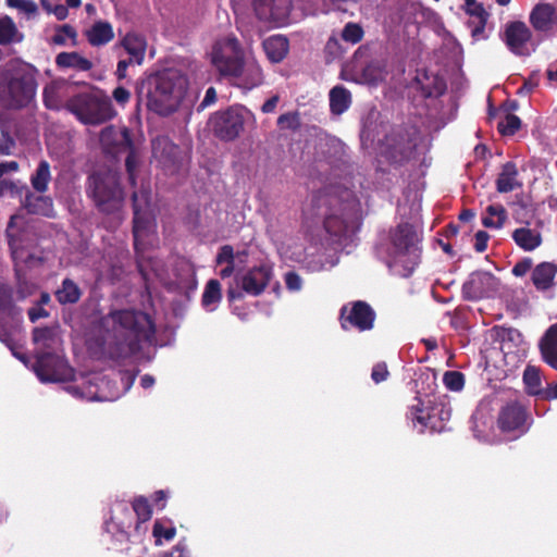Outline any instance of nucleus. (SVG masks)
Returning a JSON list of instances; mask_svg holds the SVG:
<instances>
[{
	"instance_id": "49530a36",
	"label": "nucleus",
	"mask_w": 557,
	"mask_h": 557,
	"mask_svg": "<svg viewBox=\"0 0 557 557\" xmlns=\"http://www.w3.org/2000/svg\"><path fill=\"white\" fill-rule=\"evenodd\" d=\"M81 295L79 287L70 278L63 280L61 287L55 293L58 301L62 305L77 302Z\"/></svg>"
},
{
	"instance_id": "338daca9",
	"label": "nucleus",
	"mask_w": 557,
	"mask_h": 557,
	"mask_svg": "<svg viewBox=\"0 0 557 557\" xmlns=\"http://www.w3.org/2000/svg\"><path fill=\"white\" fill-rule=\"evenodd\" d=\"M162 557H191L190 552L184 541H180L170 552Z\"/></svg>"
},
{
	"instance_id": "13d9d810",
	"label": "nucleus",
	"mask_w": 557,
	"mask_h": 557,
	"mask_svg": "<svg viewBox=\"0 0 557 557\" xmlns=\"http://www.w3.org/2000/svg\"><path fill=\"white\" fill-rule=\"evenodd\" d=\"M467 11L478 18L479 25L472 30L473 36H476V34L482 32L485 26L487 13L482 5L476 4L475 2H467Z\"/></svg>"
},
{
	"instance_id": "f3484780",
	"label": "nucleus",
	"mask_w": 557,
	"mask_h": 557,
	"mask_svg": "<svg viewBox=\"0 0 557 557\" xmlns=\"http://www.w3.org/2000/svg\"><path fill=\"white\" fill-rule=\"evenodd\" d=\"M134 523L131 503L126 500H116L110 508V516L104 521V528L108 533L116 536L119 541L125 542L128 537V530Z\"/></svg>"
},
{
	"instance_id": "ddd939ff",
	"label": "nucleus",
	"mask_w": 557,
	"mask_h": 557,
	"mask_svg": "<svg viewBox=\"0 0 557 557\" xmlns=\"http://www.w3.org/2000/svg\"><path fill=\"white\" fill-rule=\"evenodd\" d=\"M34 372L42 383L64 382L74 375L73 369L59 352H38L34 364Z\"/></svg>"
},
{
	"instance_id": "052dcab7",
	"label": "nucleus",
	"mask_w": 557,
	"mask_h": 557,
	"mask_svg": "<svg viewBox=\"0 0 557 557\" xmlns=\"http://www.w3.org/2000/svg\"><path fill=\"white\" fill-rule=\"evenodd\" d=\"M133 510V517H137L140 521H146L151 516V509L148 502L145 498H137L131 504Z\"/></svg>"
},
{
	"instance_id": "dca6fc26",
	"label": "nucleus",
	"mask_w": 557,
	"mask_h": 557,
	"mask_svg": "<svg viewBox=\"0 0 557 557\" xmlns=\"http://www.w3.org/2000/svg\"><path fill=\"white\" fill-rule=\"evenodd\" d=\"M503 39L507 48L516 55H530L536 49L531 30L525 23L520 21L506 24Z\"/></svg>"
},
{
	"instance_id": "774afa93",
	"label": "nucleus",
	"mask_w": 557,
	"mask_h": 557,
	"mask_svg": "<svg viewBox=\"0 0 557 557\" xmlns=\"http://www.w3.org/2000/svg\"><path fill=\"white\" fill-rule=\"evenodd\" d=\"M112 97L117 104L125 106L131 99V92L125 87L119 86L113 90Z\"/></svg>"
},
{
	"instance_id": "72a5a7b5",
	"label": "nucleus",
	"mask_w": 557,
	"mask_h": 557,
	"mask_svg": "<svg viewBox=\"0 0 557 557\" xmlns=\"http://www.w3.org/2000/svg\"><path fill=\"white\" fill-rule=\"evenodd\" d=\"M417 82L424 97H438L446 90L445 81L435 74H419Z\"/></svg>"
},
{
	"instance_id": "a211bd4d",
	"label": "nucleus",
	"mask_w": 557,
	"mask_h": 557,
	"mask_svg": "<svg viewBox=\"0 0 557 557\" xmlns=\"http://www.w3.org/2000/svg\"><path fill=\"white\" fill-rule=\"evenodd\" d=\"M374 319V311L364 301L348 304L341 309V324L344 330L369 331L373 327Z\"/></svg>"
},
{
	"instance_id": "bf43d9fd",
	"label": "nucleus",
	"mask_w": 557,
	"mask_h": 557,
	"mask_svg": "<svg viewBox=\"0 0 557 557\" xmlns=\"http://www.w3.org/2000/svg\"><path fill=\"white\" fill-rule=\"evenodd\" d=\"M383 79V72L376 62L369 63L362 71L361 82L367 84H376Z\"/></svg>"
},
{
	"instance_id": "603ef678",
	"label": "nucleus",
	"mask_w": 557,
	"mask_h": 557,
	"mask_svg": "<svg viewBox=\"0 0 557 557\" xmlns=\"http://www.w3.org/2000/svg\"><path fill=\"white\" fill-rule=\"evenodd\" d=\"M77 33L71 25L64 24L62 26H59L55 30V34L52 37L53 44L58 46H63L67 42L69 39L73 41V45H75Z\"/></svg>"
},
{
	"instance_id": "c9c22d12",
	"label": "nucleus",
	"mask_w": 557,
	"mask_h": 557,
	"mask_svg": "<svg viewBox=\"0 0 557 557\" xmlns=\"http://www.w3.org/2000/svg\"><path fill=\"white\" fill-rule=\"evenodd\" d=\"M512 238L517 246L525 251L536 249L542 243L541 233L537 230L520 227L513 231Z\"/></svg>"
},
{
	"instance_id": "9d476101",
	"label": "nucleus",
	"mask_w": 557,
	"mask_h": 557,
	"mask_svg": "<svg viewBox=\"0 0 557 557\" xmlns=\"http://www.w3.org/2000/svg\"><path fill=\"white\" fill-rule=\"evenodd\" d=\"M34 76L22 66L0 69V102L7 108H23L35 97Z\"/></svg>"
},
{
	"instance_id": "5fc2aeb1",
	"label": "nucleus",
	"mask_w": 557,
	"mask_h": 557,
	"mask_svg": "<svg viewBox=\"0 0 557 557\" xmlns=\"http://www.w3.org/2000/svg\"><path fill=\"white\" fill-rule=\"evenodd\" d=\"M40 4L47 13L53 14L59 21L65 20L69 15L67 8L59 3V0H40Z\"/></svg>"
},
{
	"instance_id": "c03bdc74",
	"label": "nucleus",
	"mask_w": 557,
	"mask_h": 557,
	"mask_svg": "<svg viewBox=\"0 0 557 557\" xmlns=\"http://www.w3.org/2000/svg\"><path fill=\"white\" fill-rule=\"evenodd\" d=\"M51 181L50 164L46 160H41L30 176L32 187L39 194H44L48 190L49 183Z\"/></svg>"
},
{
	"instance_id": "0e129e2a",
	"label": "nucleus",
	"mask_w": 557,
	"mask_h": 557,
	"mask_svg": "<svg viewBox=\"0 0 557 557\" xmlns=\"http://www.w3.org/2000/svg\"><path fill=\"white\" fill-rule=\"evenodd\" d=\"M284 282L289 292H299L302 287V278L294 271L285 273Z\"/></svg>"
},
{
	"instance_id": "f704fd0d",
	"label": "nucleus",
	"mask_w": 557,
	"mask_h": 557,
	"mask_svg": "<svg viewBox=\"0 0 557 557\" xmlns=\"http://www.w3.org/2000/svg\"><path fill=\"white\" fill-rule=\"evenodd\" d=\"M520 186L516 164L512 162L505 163L496 181L497 190L499 193H510Z\"/></svg>"
},
{
	"instance_id": "7ed1b4c3",
	"label": "nucleus",
	"mask_w": 557,
	"mask_h": 557,
	"mask_svg": "<svg viewBox=\"0 0 557 557\" xmlns=\"http://www.w3.org/2000/svg\"><path fill=\"white\" fill-rule=\"evenodd\" d=\"M421 237L408 222L398 223L380 238L376 255L396 275L408 277L421 258Z\"/></svg>"
},
{
	"instance_id": "2eb2a0df",
	"label": "nucleus",
	"mask_w": 557,
	"mask_h": 557,
	"mask_svg": "<svg viewBox=\"0 0 557 557\" xmlns=\"http://www.w3.org/2000/svg\"><path fill=\"white\" fill-rule=\"evenodd\" d=\"M500 281L486 271H475L469 275L462 285V296L467 300L476 301L494 298L499 295Z\"/></svg>"
},
{
	"instance_id": "a18cd8bd",
	"label": "nucleus",
	"mask_w": 557,
	"mask_h": 557,
	"mask_svg": "<svg viewBox=\"0 0 557 557\" xmlns=\"http://www.w3.org/2000/svg\"><path fill=\"white\" fill-rule=\"evenodd\" d=\"M507 219V212L502 205H491L486 208L482 216V223L488 228L503 227Z\"/></svg>"
},
{
	"instance_id": "6e6552de",
	"label": "nucleus",
	"mask_w": 557,
	"mask_h": 557,
	"mask_svg": "<svg viewBox=\"0 0 557 557\" xmlns=\"http://www.w3.org/2000/svg\"><path fill=\"white\" fill-rule=\"evenodd\" d=\"M133 209H134V245L137 253V263L139 271L144 276H147V268L150 260H146L144 248L154 235V218L150 205V189L149 186L141 185L138 191L133 193Z\"/></svg>"
},
{
	"instance_id": "9b49d317",
	"label": "nucleus",
	"mask_w": 557,
	"mask_h": 557,
	"mask_svg": "<svg viewBox=\"0 0 557 557\" xmlns=\"http://www.w3.org/2000/svg\"><path fill=\"white\" fill-rule=\"evenodd\" d=\"M22 223V216L13 215L7 228L9 246L18 280H21L24 269L35 268L44 260L41 250L35 245L34 234L26 228H20Z\"/></svg>"
},
{
	"instance_id": "cd10ccee",
	"label": "nucleus",
	"mask_w": 557,
	"mask_h": 557,
	"mask_svg": "<svg viewBox=\"0 0 557 557\" xmlns=\"http://www.w3.org/2000/svg\"><path fill=\"white\" fill-rule=\"evenodd\" d=\"M414 401L416 403L409 407L407 419L417 432L424 433L426 432V418H429L428 410H430L432 400L416 397Z\"/></svg>"
},
{
	"instance_id": "680f3d73",
	"label": "nucleus",
	"mask_w": 557,
	"mask_h": 557,
	"mask_svg": "<svg viewBox=\"0 0 557 557\" xmlns=\"http://www.w3.org/2000/svg\"><path fill=\"white\" fill-rule=\"evenodd\" d=\"M23 190H26V185L21 182L0 180V197L7 193L12 196H22Z\"/></svg>"
},
{
	"instance_id": "f257e3e1",
	"label": "nucleus",
	"mask_w": 557,
	"mask_h": 557,
	"mask_svg": "<svg viewBox=\"0 0 557 557\" xmlns=\"http://www.w3.org/2000/svg\"><path fill=\"white\" fill-rule=\"evenodd\" d=\"M98 333L103 348L127 357L136 354L141 343L153 342L154 324L145 312L119 310L101 319Z\"/></svg>"
},
{
	"instance_id": "bb28decb",
	"label": "nucleus",
	"mask_w": 557,
	"mask_h": 557,
	"mask_svg": "<svg viewBox=\"0 0 557 557\" xmlns=\"http://www.w3.org/2000/svg\"><path fill=\"white\" fill-rule=\"evenodd\" d=\"M428 414L429 418H426V431L443 432L445 430L446 422L450 419L451 408L444 401L434 403L432 400L430 410H428Z\"/></svg>"
},
{
	"instance_id": "58836bf2",
	"label": "nucleus",
	"mask_w": 557,
	"mask_h": 557,
	"mask_svg": "<svg viewBox=\"0 0 557 557\" xmlns=\"http://www.w3.org/2000/svg\"><path fill=\"white\" fill-rule=\"evenodd\" d=\"M122 46L131 55V61L138 64L143 62L146 52V40L143 36L135 33L127 34L122 40Z\"/></svg>"
},
{
	"instance_id": "5701e85b",
	"label": "nucleus",
	"mask_w": 557,
	"mask_h": 557,
	"mask_svg": "<svg viewBox=\"0 0 557 557\" xmlns=\"http://www.w3.org/2000/svg\"><path fill=\"white\" fill-rule=\"evenodd\" d=\"M181 149L166 136H159L152 141V156L164 168L176 165Z\"/></svg>"
},
{
	"instance_id": "8fccbe9b",
	"label": "nucleus",
	"mask_w": 557,
	"mask_h": 557,
	"mask_svg": "<svg viewBox=\"0 0 557 557\" xmlns=\"http://www.w3.org/2000/svg\"><path fill=\"white\" fill-rule=\"evenodd\" d=\"M9 8L16 9L21 14H24L28 20L34 18L38 13V5L33 0H5Z\"/></svg>"
},
{
	"instance_id": "4d7b16f0",
	"label": "nucleus",
	"mask_w": 557,
	"mask_h": 557,
	"mask_svg": "<svg viewBox=\"0 0 557 557\" xmlns=\"http://www.w3.org/2000/svg\"><path fill=\"white\" fill-rule=\"evenodd\" d=\"M443 383L447 389L453 392H459L465 385V376L458 371H447L444 374Z\"/></svg>"
},
{
	"instance_id": "69168bd1",
	"label": "nucleus",
	"mask_w": 557,
	"mask_h": 557,
	"mask_svg": "<svg viewBox=\"0 0 557 557\" xmlns=\"http://www.w3.org/2000/svg\"><path fill=\"white\" fill-rule=\"evenodd\" d=\"M128 149H129V152L126 157L125 165H126V170H127V173L129 176V182L132 185H135V169H136V164H137V157L132 147Z\"/></svg>"
},
{
	"instance_id": "a19ab883",
	"label": "nucleus",
	"mask_w": 557,
	"mask_h": 557,
	"mask_svg": "<svg viewBox=\"0 0 557 557\" xmlns=\"http://www.w3.org/2000/svg\"><path fill=\"white\" fill-rule=\"evenodd\" d=\"M55 63L60 67H71L77 71H89L92 67L91 61L78 52H61L57 55Z\"/></svg>"
},
{
	"instance_id": "473e14b6",
	"label": "nucleus",
	"mask_w": 557,
	"mask_h": 557,
	"mask_svg": "<svg viewBox=\"0 0 557 557\" xmlns=\"http://www.w3.org/2000/svg\"><path fill=\"white\" fill-rule=\"evenodd\" d=\"M86 37L94 47L104 46L114 38L113 27L109 22L98 21L86 30Z\"/></svg>"
},
{
	"instance_id": "3c124183",
	"label": "nucleus",
	"mask_w": 557,
	"mask_h": 557,
	"mask_svg": "<svg viewBox=\"0 0 557 557\" xmlns=\"http://www.w3.org/2000/svg\"><path fill=\"white\" fill-rule=\"evenodd\" d=\"M300 125V114L297 111L281 114L277 119V126L283 131H297Z\"/></svg>"
},
{
	"instance_id": "ea45409f",
	"label": "nucleus",
	"mask_w": 557,
	"mask_h": 557,
	"mask_svg": "<svg viewBox=\"0 0 557 557\" xmlns=\"http://www.w3.org/2000/svg\"><path fill=\"white\" fill-rule=\"evenodd\" d=\"M556 273L553 263L543 262L533 270L532 281L539 289H547L553 285Z\"/></svg>"
},
{
	"instance_id": "4c0bfd02",
	"label": "nucleus",
	"mask_w": 557,
	"mask_h": 557,
	"mask_svg": "<svg viewBox=\"0 0 557 557\" xmlns=\"http://www.w3.org/2000/svg\"><path fill=\"white\" fill-rule=\"evenodd\" d=\"M24 35L18 30L15 22L8 15L0 16V45L18 44Z\"/></svg>"
},
{
	"instance_id": "c756f323",
	"label": "nucleus",
	"mask_w": 557,
	"mask_h": 557,
	"mask_svg": "<svg viewBox=\"0 0 557 557\" xmlns=\"http://www.w3.org/2000/svg\"><path fill=\"white\" fill-rule=\"evenodd\" d=\"M263 50L272 63H280L288 53L289 44L285 36L273 35L263 41Z\"/></svg>"
},
{
	"instance_id": "b1692460",
	"label": "nucleus",
	"mask_w": 557,
	"mask_h": 557,
	"mask_svg": "<svg viewBox=\"0 0 557 557\" xmlns=\"http://www.w3.org/2000/svg\"><path fill=\"white\" fill-rule=\"evenodd\" d=\"M100 143L104 148L114 151H121L123 148H131L132 146L129 131L126 127L117 128L113 125L101 131Z\"/></svg>"
},
{
	"instance_id": "423d86ee",
	"label": "nucleus",
	"mask_w": 557,
	"mask_h": 557,
	"mask_svg": "<svg viewBox=\"0 0 557 557\" xmlns=\"http://www.w3.org/2000/svg\"><path fill=\"white\" fill-rule=\"evenodd\" d=\"M383 138H377L375 144L374 129L371 125H364L360 138L362 145L374 146L377 153L393 163H401L417 158L429 148V139L422 135L416 126H382Z\"/></svg>"
},
{
	"instance_id": "e433bc0d",
	"label": "nucleus",
	"mask_w": 557,
	"mask_h": 557,
	"mask_svg": "<svg viewBox=\"0 0 557 557\" xmlns=\"http://www.w3.org/2000/svg\"><path fill=\"white\" fill-rule=\"evenodd\" d=\"M330 109L334 114H343L351 104L350 91L342 85L334 86L330 90Z\"/></svg>"
},
{
	"instance_id": "864d4df0",
	"label": "nucleus",
	"mask_w": 557,
	"mask_h": 557,
	"mask_svg": "<svg viewBox=\"0 0 557 557\" xmlns=\"http://www.w3.org/2000/svg\"><path fill=\"white\" fill-rule=\"evenodd\" d=\"M363 29L357 23H347L342 32V38L346 42L356 45L363 38Z\"/></svg>"
},
{
	"instance_id": "37998d69",
	"label": "nucleus",
	"mask_w": 557,
	"mask_h": 557,
	"mask_svg": "<svg viewBox=\"0 0 557 557\" xmlns=\"http://www.w3.org/2000/svg\"><path fill=\"white\" fill-rule=\"evenodd\" d=\"M176 534V528L172 520L162 518L157 519L153 523L152 535L154 544L160 546L174 539Z\"/></svg>"
},
{
	"instance_id": "6e6d98bb",
	"label": "nucleus",
	"mask_w": 557,
	"mask_h": 557,
	"mask_svg": "<svg viewBox=\"0 0 557 557\" xmlns=\"http://www.w3.org/2000/svg\"><path fill=\"white\" fill-rule=\"evenodd\" d=\"M521 126V121L517 115L507 114L502 121L498 123V131L502 135L511 136L513 135Z\"/></svg>"
},
{
	"instance_id": "de8ad7c7",
	"label": "nucleus",
	"mask_w": 557,
	"mask_h": 557,
	"mask_svg": "<svg viewBox=\"0 0 557 557\" xmlns=\"http://www.w3.org/2000/svg\"><path fill=\"white\" fill-rule=\"evenodd\" d=\"M216 264L222 265L225 264L223 269L220 270L219 275L222 278L230 277L234 273V250L232 246L225 245L221 247L219 253L216 255Z\"/></svg>"
},
{
	"instance_id": "09e8293b",
	"label": "nucleus",
	"mask_w": 557,
	"mask_h": 557,
	"mask_svg": "<svg viewBox=\"0 0 557 557\" xmlns=\"http://www.w3.org/2000/svg\"><path fill=\"white\" fill-rule=\"evenodd\" d=\"M523 382L527 392L531 395H539L542 391L541 373L536 367L528 366L523 372Z\"/></svg>"
},
{
	"instance_id": "0eeeda50",
	"label": "nucleus",
	"mask_w": 557,
	"mask_h": 557,
	"mask_svg": "<svg viewBox=\"0 0 557 557\" xmlns=\"http://www.w3.org/2000/svg\"><path fill=\"white\" fill-rule=\"evenodd\" d=\"M115 379H110L102 373H90L82 375L75 383L67 384L63 388L73 397L87 401H113L133 386L136 372L122 371L115 375Z\"/></svg>"
},
{
	"instance_id": "2f4dec72",
	"label": "nucleus",
	"mask_w": 557,
	"mask_h": 557,
	"mask_svg": "<svg viewBox=\"0 0 557 557\" xmlns=\"http://www.w3.org/2000/svg\"><path fill=\"white\" fill-rule=\"evenodd\" d=\"M545 362L557 370V323L550 325L540 343Z\"/></svg>"
},
{
	"instance_id": "20e7f679",
	"label": "nucleus",
	"mask_w": 557,
	"mask_h": 557,
	"mask_svg": "<svg viewBox=\"0 0 557 557\" xmlns=\"http://www.w3.org/2000/svg\"><path fill=\"white\" fill-rule=\"evenodd\" d=\"M187 89V76L178 70L166 69L144 79L138 94L149 111L169 116L181 108Z\"/></svg>"
},
{
	"instance_id": "393cba45",
	"label": "nucleus",
	"mask_w": 557,
	"mask_h": 557,
	"mask_svg": "<svg viewBox=\"0 0 557 557\" xmlns=\"http://www.w3.org/2000/svg\"><path fill=\"white\" fill-rule=\"evenodd\" d=\"M33 338L40 352H59L62 343L59 326L36 327Z\"/></svg>"
},
{
	"instance_id": "1a4fd4ad",
	"label": "nucleus",
	"mask_w": 557,
	"mask_h": 557,
	"mask_svg": "<svg viewBox=\"0 0 557 557\" xmlns=\"http://www.w3.org/2000/svg\"><path fill=\"white\" fill-rule=\"evenodd\" d=\"M65 109L85 125L103 124L116 114L111 99L101 90L74 95L66 100Z\"/></svg>"
},
{
	"instance_id": "f03ea898",
	"label": "nucleus",
	"mask_w": 557,
	"mask_h": 557,
	"mask_svg": "<svg viewBox=\"0 0 557 557\" xmlns=\"http://www.w3.org/2000/svg\"><path fill=\"white\" fill-rule=\"evenodd\" d=\"M312 205L334 243L339 244L343 237L357 230L361 216L360 201L345 185L325 187L313 197Z\"/></svg>"
},
{
	"instance_id": "4be33fe9",
	"label": "nucleus",
	"mask_w": 557,
	"mask_h": 557,
	"mask_svg": "<svg viewBox=\"0 0 557 557\" xmlns=\"http://www.w3.org/2000/svg\"><path fill=\"white\" fill-rule=\"evenodd\" d=\"M272 277V269L268 264H261L250 269L240 278L242 288L247 294L257 296L263 292Z\"/></svg>"
},
{
	"instance_id": "7c9ffc66",
	"label": "nucleus",
	"mask_w": 557,
	"mask_h": 557,
	"mask_svg": "<svg viewBox=\"0 0 557 557\" xmlns=\"http://www.w3.org/2000/svg\"><path fill=\"white\" fill-rule=\"evenodd\" d=\"M25 194V198L23 200L24 208L33 214H41L46 216H50L53 211L52 199L48 196L44 195H34L28 188L23 190Z\"/></svg>"
},
{
	"instance_id": "a878e982",
	"label": "nucleus",
	"mask_w": 557,
	"mask_h": 557,
	"mask_svg": "<svg viewBox=\"0 0 557 557\" xmlns=\"http://www.w3.org/2000/svg\"><path fill=\"white\" fill-rule=\"evenodd\" d=\"M557 11L549 3H540L533 8L530 14L532 26L540 32H547L556 24Z\"/></svg>"
},
{
	"instance_id": "aec40b11",
	"label": "nucleus",
	"mask_w": 557,
	"mask_h": 557,
	"mask_svg": "<svg viewBox=\"0 0 557 557\" xmlns=\"http://www.w3.org/2000/svg\"><path fill=\"white\" fill-rule=\"evenodd\" d=\"M253 10L259 20L282 26L289 22L292 0H253Z\"/></svg>"
},
{
	"instance_id": "f8f14e48",
	"label": "nucleus",
	"mask_w": 557,
	"mask_h": 557,
	"mask_svg": "<svg viewBox=\"0 0 557 557\" xmlns=\"http://www.w3.org/2000/svg\"><path fill=\"white\" fill-rule=\"evenodd\" d=\"M89 188L97 207L102 212L111 213L120 209L123 191L117 172L107 170L94 173L89 177Z\"/></svg>"
},
{
	"instance_id": "79ce46f5",
	"label": "nucleus",
	"mask_w": 557,
	"mask_h": 557,
	"mask_svg": "<svg viewBox=\"0 0 557 557\" xmlns=\"http://www.w3.org/2000/svg\"><path fill=\"white\" fill-rule=\"evenodd\" d=\"M222 299L221 284L218 280H210L202 293L201 305L207 312H213Z\"/></svg>"
},
{
	"instance_id": "e2e57ef3",
	"label": "nucleus",
	"mask_w": 557,
	"mask_h": 557,
	"mask_svg": "<svg viewBox=\"0 0 557 557\" xmlns=\"http://www.w3.org/2000/svg\"><path fill=\"white\" fill-rule=\"evenodd\" d=\"M12 312V295L7 285H0V317Z\"/></svg>"
},
{
	"instance_id": "6ab92c4d",
	"label": "nucleus",
	"mask_w": 557,
	"mask_h": 557,
	"mask_svg": "<svg viewBox=\"0 0 557 557\" xmlns=\"http://www.w3.org/2000/svg\"><path fill=\"white\" fill-rule=\"evenodd\" d=\"M497 423L504 433H512L513 437L524 434L530 426L529 417L518 401H509L500 409Z\"/></svg>"
},
{
	"instance_id": "39448f33",
	"label": "nucleus",
	"mask_w": 557,
	"mask_h": 557,
	"mask_svg": "<svg viewBox=\"0 0 557 557\" xmlns=\"http://www.w3.org/2000/svg\"><path fill=\"white\" fill-rule=\"evenodd\" d=\"M211 63L221 76L230 78L237 87L251 90L263 83L264 76L259 63L252 57H245L235 37L215 42L211 51Z\"/></svg>"
},
{
	"instance_id": "412c9836",
	"label": "nucleus",
	"mask_w": 557,
	"mask_h": 557,
	"mask_svg": "<svg viewBox=\"0 0 557 557\" xmlns=\"http://www.w3.org/2000/svg\"><path fill=\"white\" fill-rule=\"evenodd\" d=\"M290 259L302 263V267L309 272L327 271L338 263L335 249L319 248L317 246H309L302 257L293 258L290 256Z\"/></svg>"
},
{
	"instance_id": "4468645a",
	"label": "nucleus",
	"mask_w": 557,
	"mask_h": 557,
	"mask_svg": "<svg viewBox=\"0 0 557 557\" xmlns=\"http://www.w3.org/2000/svg\"><path fill=\"white\" fill-rule=\"evenodd\" d=\"M252 113L244 107H232L224 112L216 113L211 122L218 137L233 140L243 132L244 123Z\"/></svg>"
},
{
	"instance_id": "c85d7f7f",
	"label": "nucleus",
	"mask_w": 557,
	"mask_h": 557,
	"mask_svg": "<svg viewBox=\"0 0 557 557\" xmlns=\"http://www.w3.org/2000/svg\"><path fill=\"white\" fill-rule=\"evenodd\" d=\"M67 86L63 82H51L44 88V103L49 110H60L65 108L64 98Z\"/></svg>"
}]
</instances>
